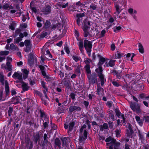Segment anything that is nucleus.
<instances>
[{"instance_id":"nucleus-1","label":"nucleus","mask_w":149,"mask_h":149,"mask_svg":"<svg viewBox=\"0 0 149 149\" xmlns=\"http://www.w3.org/2000/svg\"><path fill=\"white\" fill-rule=\"evenodd\" d=\"M5 86L6 96H8L10 91H9V84L7 80L4 79V76L2 74L0 73V85Z\"/></svg>"},{"instance_id":"nucleus-2","label":"nucleus","mask_w":149,"mask_h":149,"mask_svg":"<svg viewBox=\"0 0 149 149\" xmlns=\"http://www.w3.org/2000/svg\"><path fill=\"white\" fill-rule=\"evenodd\" d=\"M130 108L134 111L137 113H140L141 112L139 104L135 102H131L130 104Z\"/></svg>"},{"instance_id":"nucleus-3","label":"nucleus","mask_w":149,"mask_h":149,"mask_svg":"<svg viewBox=\"0 0 149 149\" xmlns=\"http://www.w3.org/2000/svg\"><path fill=\"white\" fill-rule=\"evenodd\" d=\"M86 125H83L80 129V135L82 139L84 140L86 139L87 138V134L88 132L86 130Z\"/></svg>"},{"instance_id":"nucleus-4","label":"nucleus","mask_w":149,"mask_h":149,"mask_svg":"<svg viewBox=\"0 0 149 149\" xmlns=\"http://www.w3.org/2000/svg\"><path fill=\"white\" fill-rule=\"evenodd\" d=\"M88 78L90 84H93L97 83V75L95 73H92L91 75L87 74Z\"/></svg>"},{"instance_id":"nucleus-5","label":"nucleus","mask_w":149,"mask_h":149,"mask_svg":"<svg viewBox=\"0 0 149 149\" xmlns=\"http://www.w3.org/2000/svg\"><path fill=\"white\" fill-rule=\"evenodd\" d=\"M84 47L86 50L90 51L91 50L92 47V42L90 41L87 40H85L84 41Z\"/></svg>"},{"instance_id":"nucleus-6","label":"nucleus","mask_w":149,"mask_h":149,"mask_svg":"<svg viewBox=\"0 0 149 149\" xmlns=\"http://www.w3.org/2000/svg\"><path fill=\"white\" fill-rule=\"evenodd\" d=\"M75 123L74 122H70L68 125L65 123L64 124V126L65 129H67L68 127V132L69 133L71 132L73 129Z\"/></svg>"},{"instance_id":"nucleus-7","label":"nucleus","mask_w":149,"mask_h":149,"mask_svg":"<svg viewBox=\"0 0 149 149\" xmlns=\"http://www.w3.org/2000/svg\"><path fill=\"white\" fill-rule=\"evenodd\" d=\"M49 137L47 136L46 134H45L43 136V141L41 145L43 148H44L45 146H47L48 144L49 143V141L48 140Z\"/></svg>"},{"instance_id":"nucleus-8","label":"nucleus","mask_w":149,"mask_h":149,"mask_svg":"<svg viewBox=\"0 0 149 149\" xmlns=\"http://www.w3.org/2000/svg\"><path fill=\"white\" fill-rule=\"evenodd\" d=\"M128 12L132 16L135 21H137V16L134 14L137 13V11L136 10H134L133 8H130L128 9Z\"/></svg>"},{"instance_id":"nucleus-9","label":"nucleus","mask_w":149,"mask_h":149,"mask_svg":"<svg viewBox=\"0 0 149 149\" xmlns=\"http://www.w3.org/2000/svg\"><path fill=\"white\" fill-rule=\"evenodd\" d=\"M112 143H113L114 144L110 145L109 147V149H120L119 146L120 143L119 142H116L115 141L113 140Z\"/></svg>"},{"instance_id":"nucleus-10","label":"nucleus","mask_w":149,"mask_h":149,"mask_svg":"<svg viewBox=\"0 0 149 149\" xmlns=\"http://www.w3.org/2000/svg\"><path fill=\"white\" fill-rule=\"evenodd\" d=\"M122 71L119 72L115 70H113L111 71V73L114 75H116L117 79H120L121 78Z\"/></svg>"},{"instance_id":"nucleus-11","label":"nucleus","mask_w":149,"mask_h":149,"mask_svg":"<svg viewBox=\"0 0 149 149\" xmlns=\"http://www.w3.org/2000/svg\"><path fill=\"white\" fill-rule=\"evenodd\" d=\"M42 11L46 14L50 13L51 11V7L49 5L44 7L42 10Z\"/></svg>"},{"instance_id":"nucleus-12","label":"nucleus","mask_w":149,"mask_h":149,"mask_svg":"<svg viewBox=\"0 0 149 149\" xmlns=\"http://www.w3.org/2000/svg\"><path fill=\"white\" fill-rule=\"evenodd\" d=\"M25 45L26 47L25 51L26 52H29L31 49V45L30 41L28 40H26L24 42Z\"/></svg>"},{"instance_id":"nucleus-13","label":"nucleus","mask_w":149,"mask_h":149,"mask_svg":"<svg viewBox=\"0 0 149 149\" xmlns=\"http://www.w3.org/2000/svg\"><path fill=\"white\" fill-rule=\"evenodd\" d=\"M99 77V81H100L101 84L102 86H103L104 83L106 82V79L105 78L104 75V74H100L97 75Z\"/></svg>"},{"instance_id":"nucleus-14","label":"nucleus","mask_w":149,"mask_h":149,"mask_svg":"<svg viewBox=\"0 0 149 149\" xmlns=\"http://www.w3.org/2000/svg\"><path fill=\"white\" fill-rule=\"evenodd\" d=\"M114 140L116 142H117L116 140L113 138L112 137L110 136H109L108 138H107L105 140V141L106 142H109L110 141L111 142L110 143H107L106 145L107 146H110V145H113L114 144L113 143H112L113 141Z\"/></svg>"},{"instance_id":"nucleus-15","label":"nucleus","mask_w":149,"mask_h":149,"mask_svg":"<svg viewBox=\"0 0 149 149\" xmlns=\"http://www.w3.org/2000/svg\"><path fill=\"white\" fill-rule=\"evenodd\" d=\"M12 77L15 79L17 78L19 80L22 79V73L19 72H15L12 75Z\"/></svg>"},{"instance_id":"nucleus-16","label":"nucleus","mask_w":149,"mask_h":149,"mask_svg":"<svg viewBox=\"0 0 149 149\" xmlns=\"http://www.w3.org/2000/svg\"><path fill=\"white\" fill-rule=\"evenodd\" d=\"M81 108L78 106H71L70 107L69 109V111L70 112H72L74 111H80Z\"/></svg>"},{"instance_id":"nucleus-17","label":"nucleus","mask_w":149,"mask_h":149,"mask_svg":"<svg viewBox=\"0 0 149 149\" xmlns=\"http://www.w3.org/2000/svg\"><path fill=\"white\" fill-rule=\"evenodd\" d=\"M79 41L78 43L79 49L80 50L81 53L83 54L84 53V45L83 41L81 40H78Z\"/></svg>"},{"instance_id":"nucleus-18","label":"nucleus","mask_w":149,"mask_h":149,"mask_svg":"<svg viewBox=\"0 0 149 149\" xmlns=\"http://www.w3.org/2000/svg\"><path fill=\"white\" fill-rule=\"evenodd\" d=\"M116 61V60H110L108 63H107V62H106L105 63V64L107 67H113L115 65V63Z\"/></svg>"},{"instance_id":"nucleus-19","label":"nucleus","mask_w":149,"mask_h":149,"mask_svg":"<svg viewBox=\"0 0 149 149\" xmlns=\"http://www.w3.org/2000/svg\"><path fill=\"white\" fill-rule=\"evenodd\" d=\"M127 136H132V135L133 133V131L132 129L131 125H129L127 129Z\"/></svg>"},{"instance_id":"nucleus-20","label":"nucleus","mask_w":149,"mask_h":149,"mask_svg":"<svg viewBox=\"0 0 149 149\" xmlns=\"http://www.w3.org/2000/svg\"><path fill=\"white\" fill-rule=\"evenodd\" d=\"M21 98L19 96H17L13 97L12 99V101L15 104L19 103L20 102Z\"/></svg>"},{"instance_id":"nucleus-21","label":"nucleus","mask_w":149,"mask_h":149,"mask_svg":"<svg viewBox=\"0 0 149 149\" xmlns=\"http://www.w3.org/2000/svg\"><path fill=\"white\" fill-rule=\"evenodd\" d=\"M90 22L86 21L85 22L84 26L83 28V31L88 30L90 29Z\"/></svg>"},{"instance_id":"nucleus-22","label":"nucleus","mask_w":149,"mask_h":149,"mask_svg":"<svg viewBox=\"0 0 149 149\" xmlns=\"http://www.w3.org/2000/svg\"><path fill=\"white\" fill-rule=\"evenodd\" d=\"M19 37L16 38L15 39V43H18L21 41L22 38L24 37L23 34L22 33H20L19 35Z\"/></svg>"},{"instance_id":"nucleus-23","label":"nucleus","mask_w":149,"mask_h":149,"mask_svg":"<svg viewBox=\"0 0 149 149\" xmlns=\"http://www.w3.org/2000/svg\"><path fill=\"white\" fill-rule=\"evenodd\" d=\"M2 8L5 10H10L13 9V7L12 6L6 3L3 5Z\"/></svg>"},{"instance_id":"nucleus-24","label":"nucleus","mask_w":149,"mask_h":149,"mask_svg":"<svg viewBox=\"0 0 149 149\" xmlns=\"http://www.w3.org/2000/svg\"><path fill=\"white\" fill-rule=\"evenodd\" d=\"M115 58L116 59H119L121 58L123 55V54L122 53H121L119 51H117L115 54Z\"/></svg>"},{"instance_id":"nucleus-25","label":"nucleus","mask_w":149,"mask_h":149,"mask_svg":"<svg viewBox=\"0 0 149 149\" xmlns=\"http://www.w3.org/2000/svg\"><path fill=\"white\" fill-rule=\"evenodd\" d=\"M22 87L23 90L24 91H27L29 90V87L28 84H26L23 82L22 85Z\"/></svg>"},{"instance_id":"nucleus-26","label":"nucleus","mask_w":149,"mask_h":149,"mask_svg":"<svg viewBox=\"0 0 149 149\" xmlns=\"http://www.w3.org/2000/svg\"><path fill=\"white\" fill-rule=\"evenodd\" d=\"M96 72L97 73V75L100 74H102L103 70L101 66H99L98 68L95 70Z\"/></svg>"},{"instance_id":"nucleus-27","label":"nucleus","mask_w":149,"mask_h":149,"mask_svg":"<svg viewBox=\"0 0 149 149\" xmlns=\"http://www.w3.org/2000/svg\"><path fill=\"white\" fill-rule=\"evenodd\" d=\"M51 23L49 21L47 20L44 25V27L46 29H50Z\"/></svg>"},{"instance_id":"nucleus-28","label":"nucleus","mask_w":149,"mask_h":149,"mask_svg":"<svg viewBox=\"0 0 149 149\" xmlns=\"http://www.w3.org/2000/svg\"><path fill=\"white\" fill-rule=\"evenodd\" d=\"M98 56L100 57V58L99 60V63H100L101 65H102L104 63V62L105 61V58L102 56H101L100 55H98Z\"/></svg>"},{"instance_id":"nucleus-29","label":"nucleus","mask_w":149,"mask_h":149,"mask_svg":"<svg viewBox=\"0 0 149 149\" xmlns=\"http://www.w3.org/2000/svg\"><path fill=\"white\" fill-rule=\"evenodd\" d=\"M104 91L103 88H102L100 86H97V94L99 96L101 94H102V92H103Z\"/></svg>"},{"instance_id":"nucleus-30","label":"nucleus","mask_w":149,"mask_h":149,"mask_svg":"<svg viewBox=\"0 0 149 149\" xmlns=\"http://www.w3.org/2000/svg\"><path fill=\"white\" fill-rule=\"evenodd\" d=\"M55 145L58 146L59 148L61 147V142L60 140L58 138H56L54 141Z\"/></svg>"},{"instance_id":"nucleus-31","label":"nucleus","mask_w":149,"mask_h":149,"mask_svg":"<svg viewBox=\"0 0 149 149\" xmlns=\"http://www.w3.org/2000/svg\"><path fill=\"white\" fill-rule=\"evenodd\" d=\"M61 139L62 142V146L63 147L66 146L67 141V138L66 137H62Z\"/></svg>"},{"instance_id":"nucleus-32","label":"nucleus","mask_w":149,"mask_h":149,"mask_svg":"<svg viewBox=\"0 0 149 149\" xmlns=\"http://www.w3.org/2000/svg\"><path fill=\"white\" fill-rule=\"evenodd\" d=\"M6 70H7L8 71H10L12 70V65L10 62H7L6 63Z\"/></svg>"},{"instance_id":"nucleus-33","label":"nucleus","mask_w":149,"mask_h":149,"mask_svg":"<svg viewBox=\"0 0 149 149\" xmlns=\"http://www.w3.org/2000/svg\"><path fill=\"white\" fill-rule=\"evenodd\" d=\"M135 119L139 125L141 126H142L143 123V121L140 119V117L138 116H135Z\"/></svg>"},{"instance_id":"nucleus-34","label":"nucleus","mask_w":149,"mask_h":149,"mask_svg":"<svg viewBox=\"0 0 149 149\" xmlns=\"http://www.w3.org/2000/svg\"><path fill=\"white\" fill-rule=\"evenodd\" d=\"M29 71L26 69H24L23 73V77L24 79H26L28 77Z\"/></svg>"},{"instance_id":"nucleus-35","label":"nucleus","mask_w":149,"mask_h":149,"mask_svg":"<svg viewBox=\"0 0 149 149\" xmlns=\"http://www.w3.org/2000/svg\"><path fill=\"white\" fill-rule=\"evenodd\" d=\"M10 48L13 50H17V51H18L19 50L18 47L17 46H15L13 43H11L10 44Z\"/></svg>"},{"instance_id":"nucleus-36","label":"nucleus","mask_w":149,"mask_h":149,"mask_svg":"<svg viewBox=\"0 0 149 149\" xmlns=\"http://www.w3.org/2000/svg\"><path fill=\"white\" fill-rule=\"evenodd\" d=\"M115 7L116 8V10L117 12V13L118 14L121 12V10H120V6L118 5L115 3L114 4Z\"/></svg>"},{"instance_id":"nucleus-37","label":"nucleus","mask_w":149,"mask_h":149,"mask_svg":"<svg viewBox=\"0 0 149 149\" xmlns=\"http://www.w3.org/2000/svg\"><path fill=\"white\" fill-rule=\"evenodd\" d=\"M40 139V135L39 133H37L34 136V141L36 143V144L38 140Z\"/></svg>"},{"instance_id":"nucleus-38","label":"nucleus","mask_w":149,"mask_h":149,"mask_svg":"<svg viewBox=\"0 0 149 149\" xmlns=\"http://www.w3.org/2000/svg\"><path fill=\"white\" fill-rule=\"evenodd\" d=\"M139 50L141 53H143L144 52L143 48L141 43H139Z\"/></svg>"},{"instance_id":"nucleus-39","label":"nucleus","mask_w":149,"mask_h":149,"mask_svg":"<svg viewBox=\"0 0 149 149\" xmlns=\"http://www.w3.org/2000/svg\"><path fill=\"white\" fill-rule=\"evenodd\" d=\"M108 128V125L107 123H104L100 128V130L103 131L104 129H107Z\"/></svg>"},{"instance_id":"nucleus-40","label":"nucleus","mask_w":149,"mask_h":149,"mask_svg":"<svg viewBox=\"0 0 149 149\" xmlns=\"http://www.w3.org/2000/svg\"><path fill=\"white\" fill-rule=\"evenodd\" d=\"M90 65H85L84 68L88 74H90L91 71L90 69Z\"/></svg>"},{"instance_id":"nucleus-41","label":"nucleus","mask_w":149,"mask_h":149,"mask_svg":"<svg viewBox=\"0 0 149 149\" xmlns=\"http://www.w3.org/2000/svg\"><path fill=\"white\" fill-rule=\"evenodd\" d=\"M138 134L139 139L141 140L142 142L144 141L145 140V139L143 135H142V133L140 131H139L138 132Z\"/></svg>"},{"instance_id":"nucleus-42","label":"nucleus","mask_w":149,"mask_h":149,"mask_svg":"<svg viewBox=\"0 0 149 149\" xmlns=\"http://www.w3.org/2000/svg\"><path fill=\"white\" fill-rule=\"evenodd\" d=\"M73 59L76 62H77L81 59V58L77 56L73 55L72 56Z\"/></svg>"},{"instance_id":"nucleus-43","label":"nucleus","mask_w":149,"mask_h":149,"mask_svg":"<svg viewBox=\"0 0 149 149\" xmlns=\"http://www.w3.org/2000/svg\"><path fill=\"white\" fill-rule=\"evenodd\" d=\"M115 112L116 113L117 116L118 118H120L121 115L122 114H121V112L119 111V110L117 109H115Z\"/></svg>"},{"instance_id":"nucleus-44","label":"nucleus","mask_w":149,"mask_h":149,"mask_svg":"<svg viewBox=\"0 0 149 149\" xmlns=\"http://www.w3.org/2000/svg\"><path fill=\"white\" fill-rule=\"evenodd\" d=\"M40 117L41 118H42L45 117L47 115L42 110H40Z\"/></svg>"},{"instance_id":"nucleus-45","label":"nucleus","mask_w":149,"mask_h":149,"mask_svg":"<svg viewBox=\"0 0 149 149\" xmlns=\"http://www.w3.org/2000/svg\"><path fill=\"white\" fill-rule=\"evenodd\" d=\"M13 108L12 107H9L8 110V113L9 117H10L11 114L13 111Z\"/></svg>"},{"instance_id":"nucleus-46","label":"nucleus","mask_w":149,"mask_h":149,"mask_svg":"<svg viewBox=\"0 0 149 149\" xmlns=\"http://www.w3.org/2000/svg\"><path fill=\"white\" fill-rule=\"evenodd\" d=\"M9 53V52L7 51H1L0 52V54L1 55H7Z\"/></svg>"},{"instance_id":"nucleus-47","label":"nucleus","mask_w":149,"mask_h":149,"mask_svg":"<svg viewBox=\"0 0 149 149\" xmlns=\"http://www.w3.org/2000/svg\"><path fill=\"white\" fill-rule=\"evenodd\" d=\"M91 62V60L88 58H86L84 60V62L86 64V65H90V63Z\"/></svg>"},{"instance_id":"nucleus-48","label":"nucleus","mask_w":149,"mask_h":149,"mask_svg":"<svg viewBox=\"0 0 149 149\" xmlns=\"http://www.w3.org/2000/svg\"><path fill=\"white\" fill-rule=\"evenodd\" d=\"M49 123V122H45L43 125V127H44V129L48 128V124Z\"/></svg>"},{"instance_id":"nucleus-49","label":"nucleus","mask_w":149,"mask_h":149,"mask_svg":"<svg viewBox=\"0 0 149 149\" xmlns=\"http://www.w3.org/2000/svg\"><path fill=\"white\" fill-rule=\"evenodd\" d=\"M88 30L84 31V37H87L90 36V34L88 31Z\"/></svg>"},{"instance_id":"nucleus-50","label":"nucleus","mask_w":149,"mask_h":149,"mask_svg":"<svg viewBox=\"0 0 149 149\" xmlns=\"http://www.w3.org/2000/svg\"><path fill=\"white\" fill-rule=\"evenodd\" d=\"M121 29V27L120 26L117 27L116 28H113V31L116 33L118 32Z\"/></svg>"},{"instance_id":"nucleus-51","label":"nucleus","mask_w":149,"mask_h":149,"mask_svg":"<svg viewBox=\"0 0 149 149\" xmlns=\"http://www.w3.org/2000/svg\"><path fill=\"white\" fill-rule=\"evenodd\" d=\"M21 30L20 29H17L15 31V34L14 35V36L15 37L17 35L19 34L21 32Z\"/></svg>"},{"instance_id":"nucleus-52","label":"nucleus","mask_w":149,"mask_h":149,"mask_svg":"<svg viewBox=\"0 0 149 149\" xmlns=\"http://www.w3.org/2000/svg\"><path fill=\"white\" fill-rule=\"evenodd\" d=\"M111 82L113 85L116 87H118L120 86V84L115 81H112Z\"/></svg>"},{"instance_id":"nucleus-53","label":"nucleus","mask_w":149,"mask_h":149,"mask_svg":"<svg viewBox=\"0 0 149 149\" xmlns=\"http://www.w3.org/2000/svg\"><path fill=\"white\" fill-rule=\"evenodd\" d=\"M30 8L33 11L34 13H36L37 12V9L36 7H32L31 6V2L30 4Z\"/></svg>"},{"instance_id":"nucleus-54","label":"nucleus","mask_w":149,"mask_h":149,"mask_svg":"<svg viewBox=\"0 0 149 149\" xmlns=\"http://www.w3.org/2000/svg\"><path fill=\"white\" fill-rule=\"evenodd\" d=\"M9 28L12 30H14L15 29L14 23H12L9 26Z\"/></svg>"},{"instance_id":"nucleus-55","label":"nucleus","mask_w":149,"mask_h":149,"mask_svg":"<svg viewBox=\"0 0 149 149\" xmlns=\"http://www.w3.org/2000/svg\"><path fill=\"white\" fill-rule=\"evenodd\" d=\"M85 14L84 13H79L77 14L76 16L78 18L79 17H82L85 16Z\"/></svg>"},{"instance_id":"nucleus-56","label":"nucleus","mask_w":149,"mask_h":149,"mask_svg":"<svg viewBox=\"0 0 149 149\" xmlns=\"http://www.w3.org/2000/svg\"><path fill=\"white\" fill-rule=\"evenodd\" d=\"M116 136L117 137H120V131L119 130H116Z\"/></svg>"},{"instance_id":"nucleus-57","label":"nucleus","mask_w":149,"mask_h":149,"mask_svg":"<svg viewBox=\"0 0 149 149\" xmlns=\"http://www.w3.org/2000/svg\"><path fill=\"white\" fill-rule=\"evenodd\" d=\"M81 65H78L76 68L75 71L78 73H79L80 72Z\"/></svg>"},{"instance_id":"nucleus-58","label":"nucleus","mask_w":149,"mask_h":149,"mask_svg":"<svg viewBox=\"0 0 149 149\" xmlns=\"http://www.w3.org/2000/svg\"><path fill=\"white\" fill-rule=\"evenodd\" d=\"M120 18L121 19L125 18V19H126L125 17V14L124 13H122L120 16Z\"/></svg>"},{"instance_id":"nucleus-59","label":"nucleus","mask_w":149,"mask_h":149,"mask_svg":"<svg viewBox=\"0 0 149 149\" xmlns=\"http://www.w3.org/2000/svg\"><path fill=\"white\" fill-rule=\"evenodd\" d=\"M64 50L68 54L70 53V51L68 47L67 46H65L64 47Z\"/></svg>"},{"instance_id":"nucleus-60","label":"nucleus","mask_w":149,"mask_h":149,"mask_svg":"<svg viewBox=\"0 0 149 149\" xmlns=\"http://www.w3.org/2000/svg\"><path fill=\"white\" fill-rule=\"evenodd\" d=\"M143 118L145 119V122L149 123V115L144 116Z\"/></svg>"},{"instance_id":"nucleus-61","label":"nucleus","mask_w":149,"mask_h":149,"mask_svg":"<svg viewBox=\"0 0 149 149\" xmlns=\"http://www.w3.org/2000/svg\"><path fill=\"white\" fill-rule=\"evenodd\" d=\"M47 35V32H44L42 33L40 35V37L41 38H43Z\"/></svg>"},{"instance_id":"nucleus-62","label":"nucleus","mask_w":149,"mask_h":149,"mask_svg":"<svg viewBox=\"0 0 149 149\" xmlns=\"http://www.w3.org/2000/svg\"><path fill=\"white\" fill-rule=\"evenodd\" d=\"M113 103L112 102H107V105L109 108L111 107L112 106Z\"/></svg>"},{"instance_id":"nucleus-63","label":"nucleus","mask_w":149,"mask_h":149,"mask_svg":"<svg viewBox=\"0 0 149 149\" xmlns=\"http://www.w3.org/2000/svg\"><path fill=\"white\" fill-rule=\"evenodd\" d=\"M88 97H89V99L92 100L93 98H94L95 97V96L94 95H91L90 94L88 95Z\"/></svg>"},{"instance_id":"nucleus-64","label":"nucleus","mask_w":149,"mask_h":149,"mask_svg":"<svg viewBox=\"0 0 149 149\" xmlns=\"http://www.w3.org/2000/svg\"><path fill=\"white\" fill-rule=\"evenodd\" d=\"M59 75L60 76L61 78L62 79L64 75V73L60 70L59 71Z\"/></svg>"}]
</instances>
